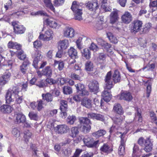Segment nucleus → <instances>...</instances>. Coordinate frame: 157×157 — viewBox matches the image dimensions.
<instances>
[{
    "label": "nucleus",
    "mask_w": 157,
    "mask_h": 157,
    "mask_svg": "<svg viewBox=\"0 0 157 157\" xmlns=\"http://www.w3.org/2000/svg\"><path fill=\"white\" fill-rule=\"evenodd\" d=\"M77 91L79 93L85 87L84 85L81 83H78L75 85Z\"/></svg>",
    "instance_id": "obj_55"
},
{
    "label": "nucleus",
    "mask_w": 157,
    "mask_h": 157,
    "mask_svg": "<svg viewBox=\"0 0 157 157\" xmlns=\"http://www.w3.org/2000/svg\"><path fill=\"white\" fill-rule=\"evenodd\" d=\"M118 18L117 11H113L111 13L110 15V23L113 24L118 20Z\"/></svg>",
    "instance_id": "obj_24"
},
{
    "label": "nucleus",
    "mask_w": 157,
    "mask_h": 157,
    "mask_svg": "<svg viewBox=\"0 0 157 157\" xmlns=\"http://www.w3.org/2000/svg\"><path fill=\"white\" fill-rule=\"evenodd\" d=\"M67 53L69 57L72 59H75L78 57L77 52L73 47L70 48L68 50Z\"/></svg>",
    "instance_id": "obj_27"
},
{
    "label": "nucleus",
    "mask_w": 157,
    "mask_h": 157,
    "mask_svg": "<svg viewBox=\"0 0 157 157\" xmlns=\"http://www.w3.org/2000/svg\"><path fill=\"white\" fill-rule=\"evenodd\" d=\"M75 32L71 28H67L63 31V34L64 36L70 38L73 37L75 35Z\"/></svg>",
    "instance_id": "obj_16"
},
{
    "label": "nucleus",
    "mask_w": 157,
    "mask_h": 157,
    "mask_svg": "<svg viewBox=\"0 0 157 157\" xmlns=\"http://www.w3.org/2000/svg\"><path fill=\"white\" fill-rule=\"evenodd\" d=\"M7 47L9 48L16 49L17 50H20L22 48V45L20 44L17 42H13L12 40L9 42L7 44Z\"/></svg>",
    "instance_id": "obj_19"
},
{
    "label": "nucleus",
    "mask_w": 157,
    "mask_h": 157,
    "mask_svg": "<svg viewBox=\"0 0 157 157\" xmlns=\"http://www.w3.org/2000/svg\"><path fill=\"white\" fill-rule=\"evenodd\" d=\"M148 83V85L147 87V97L148 98L150 95L151 91V83L149 80H147L145 82V83Z\"/></svg>",
    "instance_id": "obj_48"
},
{
    "label": "nucleus",
    "mask_w": 157,
    "mask_h": 157,
    "mask_svg": "<svg viewBox=\"0 0 157 157\" xmlns=\"http://www.w3.org/2000/svg\"><path fill=\"white\" fill-rule=\"evenodd\" d=\"M33 47L36 49L41 48L42 46L41 42L38 40H36L33 42Z\"/></svg>",
    "instance_id": "obj_51"
},
{
    "label": "nucleus",
    "mask_w": 157,
    "mask_h": 157,
    "mask_svg": "<svg viewBox=\"0 0 157 157\" xmlns=\"http://www.w3.org/2000/svg\"><path fill=\"white\" fill-rule=\"evenodd\" d=\"M81 104L88 109H90L92 107L91 100L88 98L82 99L81 101Z\"/></svg>",
    "instance_id": "obj_26"
},
{
    "label": "nucleus",
    "mask_w": 157,
    "mask_h": 157,
    "mask_svg": "<svg viewBox=\"0 0 157 157\" xmlns=\"http://www.w3.org/2000/svg\"><path fill=\"white\" fill-rule=\"evenodd\" d=\"M35 85L40 88H43L48 86L47 83L43 80L40 79L36 81Z\"/></svg>",
    "instance_id": "obj_38"
},
{
    "label": "nucleus",
    "mask_w": 157,
    "mask_h": 157,
    "mask_svg": "<svg viewBox=\"0 0 157 157\" xmlns=\"http://www.w3.org/2000/svg\"><path fill=\"white\" fill-rule=\"evenodd\" d=\"M98 140L94 141V139L92 138H91L90 139V141H89L88 142L90 145L86 146L89 147H96L98 146Z\"/></svg>",
    "instance_id": "obj_42"
},
{
    "label": "nucleus",
    "mask_w": 157,
    "mask_h": 157,
    "mask_svg": "<svg viewBox=\"0 0 157 157\" xmlns=\"http://www.w3.org/2000/svg\"><path fill=\"white\" fill-rule=\"evenodd\" d=\"M45 81L47 83H48L50 85H54L57 82V81L51 78H47L46 79Z\"/></svg>",
    "instance_id": "obj_56"
},
{
    "label": "nucleus",
    "mask_w": 157,
    "mask_h": 157,
    "mask_svg": "<svg viewBox=\"0 0 157 157\" xmlns=\"http://www.w3.org/2000/svg\"><path fill=\"white\" fill-rule=\"evenodd\" d=\"M54 131L57 133L62 134L66 133L67 129V128H54Z\"/></svg>",
    "instance_id": "obj_52"
},
{
    "label": "nucleus",
    "mask_w": 157,
    "mask_h": 157,
    "mask_svg": "<svg viewBox=\"0 0 157 157\" xmlns=\"http://www.w3.org/2000/svg\"><path fill=\"white\" fill-rule=\"evenodd\" d=\"M53 32L50 29L46 31L44 35L45 38L44 40L46 41H49L52 40V38Z\"/></svg>",
    "instance_id": "obj_36"
},
{
    "label": "nucleus",
    "mask_w": 157,
    "mask_h": 157,
    "mask_svg": "<svg viewBox=\"0 0 157 157\" xmlns=\"http://www.w3.org/2000/svg\"><path fill=\"white\" fill-rule=\"evenodd\" d=\"M28 86V83L26 81L22 83L21 86V90L24 92L27 90Z\"/></svg>",
    "instance_id": "obj_58"
},
{
    "label": "nucleus",
    "mask_w": 157,
    "mask_h": 157,
    "mask_svg": "<svg viewBox=\"0 0 157 157\" xmlns=\"http://www.w3.org/2000/svg\"><path fill=\"white\" fill-rule=\"evenodd\" d=\"M107 0H102V3L101 6V7L105 12H110L111 11L112 9L109 7L107 6L105 4L107 3Z\"/></svg>",
    "instance_id": "obj_45"
},
{
    "label": "nucleus",
    "mask_w": 157,
    "mask_h": 157,
    "mask_svg": "<svg viewBox=\"0 0 157 157\" xmlns=\"http://www.w3.org/2000/svg\"><path fill=\"white\" fill-rule=\"evenodd\" d=\"M63 92L64 94H70L72 92V88L69 86H64L63 87Z\"/></svg>",
    "instance_id": "obj_47"
},
{
    "label": "nucleus",
    "mask_w": 157,
    "mask_h": 157,
    "mask_svg": "<svg viewBox=\"0 0 157 157\" xmlns=\"http://www.w3.org/2000/svg\"><path fill=\"white\" fill-rule=\"evenodd\" d=\"M107 55V54L103 53H100L97 58L98 61L99 62L101 61H102L103 62H105Z\"/></svg>",
    "instance_id": "obj_40"
},
{
    "label": "nucleus",
    "mask_w": 157,
    "mask_h": 157,
    "mask_svg": "<svg viewBox=\"0 0 157 157\" xmlns=\"http://www.w3.org/2000/svg\"><path fill=\"white\" fill-rule=\"evenodd\" d=\"M17 54V57L21 60H23L27 58L26 55L21 49Z\"/></svg>",
    "instance_id": "obj_44"
},
{
    "label": "nucleus",
    "mask_w": 157,
    "mask_h": 157,
    "mask_svg": "<svg viewBox=\"0 0 157 157\" xmlns=\"http://www.w3.org/2000/svg\"><path fill=\"white\" fill-rule=\"evenodd\" d=\"M41 52L38 50L35 51L34 54L32 55V57L34 58L33 65L36 69L38 68V63L42 58Z\"/></svg>",
    "instance_id": "obj_9"
},
{
    "label": "nucleus",
    "mask_w": 157,
    "mask_h": 157,
    "mask_svg": "<svg viewBox=\"0 0 157 157\" xmlns=\"http://www.w3.org/2000/svg\"><path fill=\"white\" fill-rule=\"evenodd\" d=\"M19 92V87L16 86L13 87L11 91L8 90L5 95L6 103L8 104H10L11 102L14 101L13 99L12 98V96L17 97L19 96L18 94Z\"/></svg>",
    "instance_id": "obj_2"
},
{
    "label": "nucleus",
    "mask_w": 157,
    "mask_h": 157,
    "mask_svg": "<svg viewBox=\"0 0 157 157\" xmlns=\"http://www.w3.org/2000/svg\"><path fill=\"white\" fill-rule=\"evenodd\" d=\"M36 102L37 103V109L38 111H40L44 108L43 106V101L42 100L40 99L37 101Z\"/></svg>",
    "instance_id": "obj_53"
},
{
    "label": "nucleus",
    "mask_w": 157,
    "mask_h": 157,
    "mask_svg": "<svg viewBox=\"0 0 157 157\" xmlns=\"http://www.w3.org/2000/svg\"><path fill=\"white\" fill-rule=\"evenodd\" d=\"M117 97L120 100H123L128 101H131L133 98L132 94L130 92L127 91L121 92L118 95Z\"/></svg>",
    "instance_id": "obj_10"
},
{
    "label": "nucleus",
    "mask_w": 157,
    "mask_h": 157,
    "mask_svg": "<svg viewBox=\"0 0 157 157\" xmlns=\"http://www.w3.org/2000/svg\"><path fill=\"white\" fill-rule=\"evenodd\" d=\"M76 120V117L73 115L69 116L67 119V123L70 124H73Z\"/></svg>",
    "instance_id": "obj_46"
},
{
    "label": "nucleus",
    "mask_w": 157,
    "mask_h": 157,
    "mask_svg": "<svg viewBox=\"0 0 157 157\" xmlns=\"http://www.w3.org/2000/svg\"><path fill=\"white\" fill-rule=\"evenodd\" d=\"M107 37L111 42L116 44L118 42L117 38L111 32H108L107 34Z\"/></svg>",
    "instance_id": "obj_37"
},
{
    "label": "nucleus",
    "mask_w": 157,
    "mask_h": 157,
    "mask_svg": "<svg viewBox=\"0 0 157 157\" xmlns=\"http://www.w3.org/2000/svg\"><path fill=\"white\" fill-rule=\"evenodd\" d=\"M132 20V14L128 11H125L121 16V21L125 24H128Z\"/></svg>",
    "instance_id": "obj_11"
},
{
    "label": "nucleus",
    "mask_w": 157,
    "mask_h": 157,
    "mask_svg": "<svg viewBox=\"0 0 157 157\" xmlns=\"http://www.w3.org/2000/svg\"><path fill=\"white\" fill-rule=\"evenodd\" d=\"M71 135L73 137H75L76 135L78 133L79 131L78 128H71Z\"/></svg>",
    "instance_id": "obj_61"
},
{
    "label": "nucleus",
    "mask_w": 157,
    "mask_h": 157,
    "mask_svg": "<svg viewBox=\"0 0 157 157\" xmlns=\"http://www.w3.org/2000/svg\"><path fill=\"white\" fill-rule=\"evenodd\" d=\"M24 137L25 139V141L26 143H28L29 141V140L31 138L32 136V133L29 130L25 131L24 132Z\"/></svg>",
    "instance_id": "obj_41"
},
{
    "label": "nucleus",
    "mask_w": 157,
    "mask_h": 157,
    "mask_svg": "<svg viewBox=\"0 0 157 157\" xmlns=\"http://www.w3.org/2000/svg\"><path fill=\"white\" fill-rule=\"evenodd\" d=\"M43 75L47 77H51L52 74V71L50 66H47L42 70Z\"/></svg>",
    "instance_id": "obj_31"
},
{
    "label": "nucleus",
    "mask_w": 157,
    "mask_h": 157,
    "mask_svg": "<svg viewBox=\"0 0 157 157\" xmlns=\"http://www.w3.org/2000/svg\"><path fill=\"white\" fill-rule=\"evenodd\" d=\"M100 150L101 152L109 153L113 151L111 147H110L107 144H104L100 148Z\"/></svg>",
    "instance_id": "obj_34"
},
{
    "label": "nucleus",
    "mask_w": 157,
    "mask_h": 157,
    "mask_svg": "<svg viewBox=\"0 0 157 157\" xmlns=\"http://www.w3.org/2000/svg\"><path fill=\"white\" fill-rule=\"evenodd\" d=\"M12 5V1L11 0H9V1L4 4V7L5 10L7 11L11 7Z\"/></svg>",
    "instance_id": "obj_62"
},
{
    "label": "nucleus",
    "mask_w": 157,
    "mask_h": 157,
    "mask_svg": "<svg viewBox=\"0 0 157 157\" xmlns=\"http://www.w3.org/2000/svg\"><path fill=\"white\" fill-rule=\"evenodd\" d=\"M118 154L120 155H123L124 153V147L123 146H120L119 147Z\"/></svg>",
    "instance_id": "obj_64"
},
{
    "label": "nucleus",
    "mask_w": 157,
    "mask_h": 157,
    "mask_svg": "<svg viewBox=\"0 0 157 157\" xmlns=\"http://www.w3.org/2000/svg\"><path fill=\"white\" fill-rule=\"evenodd\" d=\"M12 24L13 27V32L17 35L23 34L25 32L26 28L23 25L16 21L12 22Z\"/></svg>",
    "instance_id": "obj_4"
},
{
    "label": "nucleus",
    "mask_w": 157,
    "mask_h": 157,
    "mask_svg": "<svg viewBox=\"0 0 157 157\" xmlns=\"http://www.w3.org/2000/svg\"><path fill=\"white\" fill-rule=\"evenodd\" d=\"M96 40L98 44L105 49L108 52V49L111 47V45L100 38L97 39Z\"/></svg>",
    "instance_id": "obj_18"
},
{
    "label": "nucleus",
    "mask_w": 157,
    "mask_h": 157,
    "mask_svg": "<svg viewBox=\"0 0 157 157\" xmlns=\"http://www.w3.org/2000/svg\"><path fill=\"white\" fill-rule=\"evenodd\" d=\"M82 53V56L86 59H89L91 57V52L88 48L84 49Z\"/></svg>",
    "instance_id": "obj_35"
},
{
    "label": "nucleus",
    "mask_w": 157,
    "mask_h": 157,
    "mask_svg": "<svg viewBox=\"0 0 157 157\" xmlns=\"http://www.w3.org/2000/svg\"><path fill=\"white\" fill-rule=\"evenodd\" d=\"M12 110L13 108L7 105H3L0 107V112L3 113H10Z\"/></svg>",
    "instance_id": "obj_25"
},
{
    "label": "nucleus",
    "mask_w": 157,
    "mask_h": 157,
    "mask_svg": "<svg viewBox=\"0 0 157 157\" xmlns=\"http://www.w3.org/2000/svg\"><path fill=\"white\" fill-rule=\"evenodd\" d=\"M7 63L4 65V67H7L6 70H9L12 68L13 65V62L12 60H8L7 61Z\"/></svg>",
    "instance_id": "obj_63"
},
{
    "label": "nucleus",
    "mask_w": 157,
    "mask_h": 157,
    "mask_svg": "<svg viewBox=\"0 0 157 157\" xmlns=\"http://www.w3.org/2000/svg\"><path fill=\"white\" fill-rule=\"evenodd\" d=\"M142 21L139 20H135L133 21L129 25V30L130 32L133 34H136L140 32L143 26Z\"/></svg>",
    "instance_id": "obj_3"
},
{
    "label": "nucleus",
    "mask_w": 157,
    "mask_h": 157,
    "mask_svg": "<svg viewBox=\"0 0 157 157\" xmlns=\"http://www.w3.org/2000/svg\"><path fill=\"white\" fill-rule=\"evenodd\" d=\"M26 121L25 116L23 113H19L16 114V119L15 120V122L16 123H24V126L25 128H30V124Z\"/></svg>",
    "instance_id": "obj_6"
},
{
    "label": "nucleus",
    "mask_w": 157,
    "mask_h": 157,
    "mask_svg": "<svg viewBox=\"0 0 157 157\" xmlns=\"http://www.w3.org/2000/svg\"><path fill=\"white\" fill-rule=\"evenodd\" d=\"M94 66L93 63L91 61L88 60L86 62L85 64V69L88 71H93Z\"/></svg>",
    "instance_id": "obj_33"
},
{
    "label": "nucleus",
    "mask_w": 157,
    "mask_h": 157,
    "mask_svg": "<svg viewBox=\"0 0 157 157\" xmlns=\"http://www.w3.org/2000/svg\"><path fill=\"white\" fill-rule=\"evenodd\" d=\"M42 99L45 101L47 102H51L53 100V95L49 93H47L46 94H42Z\"/></svg>",
    "instance_id": "obj_30"
},
{
    "label": "nucleus",
    "mask_w": 157,
    "mask_h": 157,
    "mask_svg": "<svg viewBox=\"0 0 157 157\" xmlns=\"http://www.w3.org/2000/svg\"><path fill=\"white\" fill-rule=\"evenodd\" d=\"M58 45L60 49L63 50H65L69 46V41L66 39L60 40L58 42Z\"/></svg>",
    "instance_id": "obj_23"
},
{
    "label": "nucleus",
    "mask_w": 157,
    "mask_h": 157,
    "mask_svg": "<svg viewBox=\"0 0 157 157\" xmlns=\"http://www.w3.org/2000/svg\"><path fill=\"white\" fill-rule=\"evenodd\" d=\"M65 0H54V5L55 6L62 5L64 3Z\"/></svg>",
    "instance_id": "obj_57"
},
{
    "label": "nucleus",
    "mask_w": 157,
    "mask_h": 157,
    "mask_svg": "<svg viewBox=\"0 0 157 157\" xmlns=\"http://www.w3.org/2000/svg\"><path fill=\"white\" fill-rule=\"evenodd\" d=\"M79 94L81 96H88L89 94V92L86 89V87L83 89L79 93Z\"/></svg>",
    "instance_id": "obj_59"
},
{
    "label": "nucleus",
    "mask_w": 157,
    "mask_h": 157,
    "mask_svg": "<svg viewBox=\"0 0 157 157\" xmlns=\"http://www.w3.org/2000/svg\"><path fill=\"white\" fill-rule=\"evenodd\" d=\"M71 9L73 12L75 20L79 21L82 20V15L83 13L82 8L76 1L73 2Z\"/></svg>",
    "instance_id": "obj_1"
},
{
    "label": "nucleus",
    "mask_w": 157,
    "mask_h": 157,
    "mask_svg": "<svg viewBox=\"0 0 157 157\" xmlns=\"http://www.w3.org/2000/svg\"><path fill=\"white\" fill-rule=\"evenodd\" d=\"M113 79L112 78L111 71L108 72L105 77L104 81L105 83V87L108 90H110L113 86Z\"/></svg>",
    "instance_id": "obj_7"
},
{
    "label": "nucleus",
    "mask_w": 157,
    "mask_h": 157,
    "mask_svg": "<svg viewBox=\"0 0 157 157\" xmlns=\"http://www.w3.org/2000/svg\"><path fill=\"white\" fill-rule=\"evenodd\" d=\"M78 128H91L92 123L88 117H81L78 119ZM73 128H77L76 127Z\"/></svg>",
    "instance_id": "obj_5"
},
{
    "label": "nucleus",
    "mask_w": 157,
    "mask_h": 157,
    "mask_svg": "<svg viewBox=\"0 0 157 157\" xmlns=\"http://www.w3.org/2000/svg\"><path fill=\"white\" fill-rule=\"evenodd\" d=\"M88 87L91 92H93L95 94L99 91V84L96 80H92L90 81L88 85Z\"/></svg>",
    "instance_id": "obj_8"
},
{
    "label": "nucleus",
    "mask_w": 157,
    "mask_h": 157,
    "mask_svg": "<svg viewBox=\"0 0 157 157\" xmlns=\"http://www.w3.org/2000/svg\"><path fill=\"white\" fill-rule=\"evenodd\" d=\"M106 133V131L103 130H100L97 132H95L92 133L93 136L96 138H98L99 137L101 136L105 135Z\"/></svg>",
    "instance_id": "obj_43"
},
{
    "label": "nucleus",
    "mask_w": 157,
    "mask_h": 157,
    "mask_svg": "<svg viewBox=\"0 0 157 157\" xmlns=\"http://www.w3.org/2000/svg\"><path fill=\"white\" fill-rule=\"evenodd\" d=\"M29 116L31 120L36 121L38 119V117L37 113L33 111L29 112Z\"/></svg>",
    "instance_id": "obj_49"
},
{
    "label": "nucleus",
    "mask_w": 157,
    "mask_h": 157,
    "mask_svg": "<svg viewBox=\"0 0 157 157\" xmlns=\"http://www.w3.org/2000/svg\"><path fill=\"white\" fill-rule=\"evenodd\" d=\"M45 24L53 28H56L57 26V23L52 18H47L44 20Z\"/></svg>",
    "instance_id": "obj_28"
},
{
    "label": "nucleus",
    "mask_w": 157,
    "mask_h": 157,
    "mask_svg": "<svg viewBox=\"0 0 157 157\" xmlns=\"http://www.w3.org/2000/svg\"><path fill=\"white\" fill-rule=\"evenodd\" d=\"M59 109L61 110V114L65 117L67 116L66 112L68 110L67 101L65 100H61L60 102Z\"/></svg>",
    "instance_id": "obj_12"
},
{
    "label": "nucleus",
    "mask_w": 157,
    "mask_h": 157,
    "mask_svg": "<svg viewBox=\"0 0 157 157\" xmlns=\"http://www.w3.org/2000/svg\"><path fill=\"white\" fill-rule=\"evenodd\" d=\"M11 75L10 72L5 73L0 77V85H4L9 80V78Z\"/></svg>",
    "instance_id": "obj_21"
},
{
    "label": "nucleus",
    "mask_w": 157,
    "mask_h": 157,
    "mask_svg": "<svg viewBox=\"0 0 157 157\" xmlns=\"http://www.w3.org/2000/svg\"><path fill=\"white\" fill-rule=\"evenodd\" d=\"M113 110L115 113L120 115H122L124 113V110L122 106L120 104L118 103L114 104Z\"/></svg>",
    "instance_id": "obj_17"
},
{
    "label": "nucleus",
    "mask_w": 157,
    "mask_h": 157,
    "mask_svg": "<svg viewBox=\"0 0 157 157\" xmlns=\"http://www.w3.org/2000/svg\"><path fill=\"white\" fill-rule=\"evenodd\" d=\"M149 6L150 8H152V12L157 10V0L150 1Z\"/></svg>",
    "instance_id": "obj_39"
},
{
    "label": "nucleus",
    "mask_w": 157,
    "mask_h": 157,
    "mask_svg": "<svg viewBox=\"0 0 157 157\" xmlns=\"http://www.w3.org/2000/svg\"><path fill=\"white\" fill-rule=\"evenodd\" d=\"M144 150L146 152L151 151L153 148V144L149 138L146 139L144 141Z\"/></svg>",
    "instance_id": "obj_15"
},
{
    "label": "nucleus",
    "mask_w": 157,
    "mask_h": 157,
    "mask_svg": "<svg viewBox=\"0 0 157 157\" xmlns=\"http://www.w3.org/2000/svg\"><path fill=\"white\" fill-rule=\"evenodd\" d=\"M89 118L96 119L97 120L104 121H105V117L104 115L97 113H89L87 114Z\"/></svg>",
    "instance_id": "obj_14"
},
{
    "label": "nucleus",
    "mask_w": 157,
    "mask_h": 157,
    "mask_svg": "<svg viewBox=\"0 0 157 157\" xmlns=\"http://www.w3.org/2000/svg\"><path fill=\"white\" fill-rule=\"evenodd\" d=\"M112 119L113 121L114 124L117 125H121L122 121V120L120 117H114Z\"/></svg>",
    "instance_id": "obj_54"
},
{
    "label": "nucleus",
    "mask_w": 157,
    "mask_h": 157,
    "mask_svg": "<svg viewBox=\"0 0 157 157\" xmlns=\"http://www.w3.org/2000/svg\"><path fill=\"white\" fill-rule=\"evenodd\" d=\"M150 117H152L151 119L153 122L157 125V118L155 113L153 111L150 112Z\"/></svg>",
    "instance_id": "obj_60"
},
{
    "label": "nucleus",
    "mask_w": 157,
    "mask_h": 157,
    "mask_svg": "<svg viewBox=\"0 0 157 157\" xmlns=\"http://www.w3.org/2000/svg\"><path fill=\"white\" fill-rule=\"evenodd\" d=\"M113 81L114 84L119 82L121 81V75L119 71L118 70H115L113 75Z\"/></svg>",
    "instance_id": "obj_29"
},
{
    "label": "nucleus",
    "mask_w": 157,
    "mask_h": 157,
    "mask_svg": "<svg viewBox=\"0 0 157 157\" xmlns=\"http://www.w3.org/2000/svg\"><path fill=\"white\" fill-rule=\"evenodd\" d=\"M14 98H16V103L12 105V107L19 111H21V109L20 104L22 102L23 99V96H18L17 97H14Z\"/></svg>",
    "instance_id": "obj_20"
},
{
    "label": "nucleus",
    "mask_w": 157,
    "mask_h": 157,
    "mask_svg": "<svg viewBox=\"0 0 157 157\" xmlns=\"http://www.w3.org/2000/svg\"><path fill=\"white\" fill-rule=\"evenodd\" d=\"M54 64L55 66L58 65V68L60 71L63 69L64 65V63L62 61L55 60Z\"/></svg>",
    "instance_id": "obj_50"
},
{
    "label": "nucleus",
    "mask_w": 157,
    "mask_h": 157,
    "mask_svg": "<svg viewBox=\"0 0 157 157\" xmlns=\"http://www.w3.org/2000/svg\"><path fill=\"white\" fill-rule=\"evenodd\" d=\"M86 8L91 11L95 12L99 7L97 2H92L88 1L85 4Z\"/></svg>",
    "instance_id": "obj_13"
},
{
    "label": "nucleus",
    "mask_w": 157,
    "mask_h": 157,
    "mask_svg": "<svg viewBox=\"0 0 157 157\" xmlns=\"http://www.w3.org/2000/svg\"><path fill=\"white\" fill-rule=\"evenodd\" d=\"M106 90L107 89L105 87L104 90L102 93L101 96L102 97L104 101L108 102L111 100L112 95L111 94V92H109Z\"/></svg>",
    "instance_id": "obj_22"
},
{
    "label": "nucleus",
    "mask_w": 157,
    "mask_h": 157,
    "mask_svg": "<svg viewBox=\"0 0 157 157\" xmlns=\"http://www.w3.org/2000/svg\"><path fill=\"white\" fill-rule=\"evenodd\" d=\"M151 27V24L150 23H147L144 25L142 30L140 31L141 34H146L148 33Z\"/></svg>",
    "instance_id": "obj_32"
}]
</instances>
